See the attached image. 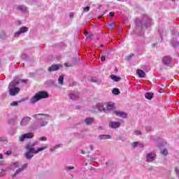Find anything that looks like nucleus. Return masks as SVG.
Masks as SVG:
<instances>
[{"mask_svg": "<svg viewBox=\"0 0 179 179\" xmlns=\"http://www.w3.org/2000/svg\"><path fill=\"white\" fill-rule=\"evenodd\" d=\"M48 97H50V95L47 92L40 91L30 99V103L34 104L39 100H43V99H48Z\"/></svg>", "mask_w": 179, "mask_h": 179, "instance_id": "obj_1", "label": "nucleus"}, {"mask_svg": "<svg viewBox=\"0 0 179 179\" xmlns=\"http://www.w3.org/2000/svg\"><path fill=\"white\" fill-rule=\"evenodd\" d=\"M26 149H27V152L37 155V153H38L39 152L45 150V149H47V147L39 148H38L37 150H36V149L34 148V143H30L26 145Z\"/></svg>", "mask_w": 179, "mask_h": 179, "instance_id": "obj_2", "label": "nucleus"}, {"mask_svg": "<svg viewBox=\"0 0 179 179\" xmlns=\"http://www.w3.org/2000/svg\"><path fill=\"white\" fill-rule=\"evenodd\" d=\"M9 94L10 96H16L20 92V88L16 87V83H10L9 86Z\"/></svg>", "mask_w": 179, "mask_h": 179, "instance_id": "obj_3", "label": "nucleus"}, {"mask_svg": "<svg viewBox=\"0 0 179 179\" xmlns=\"http://www.w3.org/2000/svg\"><path fill=\"white\" fill-rule=\"evenodd\" d=\"M33 138H34V134L29 132L20 136L19 139L21 142H24V139H31Z\"/></svg>", "mask_w": 179, "mask_h": 179, "instance_id": "obj_4", "label": "nucleus"}, {"mask_svg": "<svg viewBox=\"0 0 179 179\" xmlns=\"http://www.w3.org/2000/svg\"><path fill=\"white\" fill-rule=\"evenodd\" d=\"M59 68H62V64H53L48 69V72H54V71H58Z\"/></svg>", "mask_w": 179, "mask_h": 179, "instance_id": "obj_5", "label": "nucleus"}, {"mask_svg": "<svg viewBox=\"0 0 179 179\" xmlns=\"http://www.w3.org/2000/svg\"><path fill=\"white\" fill-rule=\"evenodd\" d=\"M31 121V117H25L20 122V125L22 127L27 125V124H29Z\"/></svg>", "mask_w": 179, "mask_h": 179, "instance_id": "obj_6", "label": "nucleus"}, {"mask_svg": "<svg viewBox=\"0 0 179 179\" xmlns=\"http://www.w3.org/2000/svg\"><path fill=\"white\" fill-rule=\"evenodd\" d=\"M172 59L169 56H165L162 58V63L164 65H169V64H171Z\"/></svg>", "mask_w": 179, "mask_h": 179, "instance_id": "obj_7", "label": "nucleus"}, {"mask_svg": "<svg viewBox=\"0 0 179 179\" xmlns=\"http://www.w3.org/2000/svg\"><path fill=\"white\" fill-rule=\"evenodd\" d=\"M155 157H156V155L155 154H153L152 152L148 153L147 155L146 162H148V163H150V162H153V160H155Z\"/></svg>", "mask_w": 179, "mask_h": 179, "instance_id": "obj_8", "label": "nucleus"}, {"mask_svg": "<svg viewBox=\"0 0 179 179\" xmlns=\"http://www.w3.org/2000/svg\"><path fill=\"white\" fill-rule=\"evenodd\" d=\"M121 124L119 122H110L109 127L113 128L114 129L120 128Z\"/></svg>", "mask_w": 179, "mask_h": 179, "instance_id": "obj_9", "label": "nucleus"}, {"mask_svg": "<svg viewBox=\"0 0 179 179\" xmlns=\"http://www.w3.org/2000/svg\"><path fill=\"white\" fill-rule=\"evenodd\" d=\"M29 28L26 27H22L20 29V31L17 33H15V36H17L20 34H22V33H26V31H28Z\"/></svg>", "mask_w": 179, "mask_h": 179, "instance_id": "obj_10", "label": "nucleus"}, {"mask_svg": "<svg viewBox=\"0 0 179 179\" xmlns=\"http://www.w3.org/2000/svg\"><path fill=\"white\" fill-rule=\"evenodd\" d=\"M136 73L138 76V78H145L146 76V73H145L143 70L137 69Z\"/></svg>", "mask_w": 179, "mask_h": 179, "instance_id": "obj_11", "label": "nucleus"}, {"mask_svg": "<svg viewBox=\"0 0 179 179\" xmlns=\"http://www.w3.org/2000/svg\"><path fill=\"white\" fill-rule=\"evenodd\" d=\"M117 117H121L122 118H127V113L122 111H115Z\"/></svg>", "mask_w": 179, "mask_h": 179, "instance_id": "obj_12", "label": "nucleus"}, {"mask_svg": "<svg viewBox=\"0 0 179 179\" xmlns=\"http://www.w3.org/2000/svg\"><path fill=\"white\" fill-rule=\"evenodd\" d=\"M153 96H155V94L152 92H147L145 94V97L148 100H152V99H153Z\"/></svg>", "mask_w": 179, "mask_h": 179, "instance_id": "obj_13", "label": "nucleus"}, {"mask_svg": "<svg viewBox=\"0 0 179 179\" xmlns=\"http://www.w3.org/2000/svg\"><path fill=\"white\" fill-rule=\"evenodd\" d=\"M131 146H132V148H136V146H140V148H143V144L139 142H134L131 144Z\"/></svg>", "mask_w": 179, "mask_h": 179, "instance_id": "obj_14", "label": "nucleus"}, {"mask_svg": "<svg viewBox=\"0 0 179 179\" xmlns=\"http://www.w3.org/2000/svg\"><path fill=\"white\" fill-rule=\"evenodd\" d=\"M110 79H112V80H114L115 82H120V80H121V78H120L115 75H111Z\"/></svg>", "mask_w": 179, "mask_h": 179, "instance_id": "obj_15", "label": "nucleus"}, {"mask_svg": "<svg viewBox=\"0 0 179 179\" xmlns=\"http://www.w3.org/2000/svg\"><path fill=\"white\" fill-rule=\"evenodd\" d=\"M69 96L71 99V100H78V99H79V96L75 94H69Z\"/></svg>", "mask_w": 179, "mask_h": 179, "instance_id": "obj_16", "label": "nucleus"}, {"mask_svg": "<svg viewBox=\"0 0 179 179\" xmlns=\"http://www.w3.org/2000/svg\"><path fill=\"white\" fill-rule=\"evenodd\" d=\"M93 121H94V119H93L92 117H87L85 119V123L87 125H90V124H92Z\"/></svg>", "mask_w": 179, "mask_h": 179, "instance_id": "obj_17", "label": "nucleus"}, {"mask_svg": "<svg viewBox=\"0 0 179 179\" xmlns=\"http://www.w3.org/2000/svg\"><path fill=\"white\" fill-rule=\"evenodd\" d=\"M114 108V103L111 102H108L106 104V109L108 110H113Z\"/></svg>", "mask_w": 179, "mask_h": 179, "instance_id": "obj_18", "label": "nucleus"}, {"mask_svg": "<svg viewBox=\"0 0 179 179\" xmlns=\"http://www.w3.org/2000/svg\"><path fill=\"white\" fill-rule=\"evenodd\" d=\"M110 138L111 136H110V135L103 134L99 136V138L101 139V141L105 139H110Z\"/></svg>", "mask_w": 179, "mask_h": 179, "instance_id": "obj_19", "label": "nucleus"}, {"mask_svg": "<svg viewBox=\"0 0 179 179\" xmlns=\"http://www.w3.org/2000/svg\"><path fill=\"white\" fill-rule=\"evenodd\" d=\"M33 155H31V152L27 151L26 153H25V157L26 159H28V160H30V159H31V157H33Z\"/></svg>", "mask_w": 179, "mask_h": 179, "instance_id": "obj_20", "label": "nucleus"}, {"mask_svg": "<svg viewBox=\"0 0 179 179\" xmlns=\"http://www.w3.org/2000/svg\"><path fill=\"white\" fill-rule=\"evenodd\" d=\"M27 167V165L24 164L22 168H20L16 171L15 174H18L19 173H20V171H23V170H24V169H26Z\"/></svg>", "mask_w": 179, "mask_h": 179, "instance_id": "obj_21", "label": "nucleus"}, {"mask_svg": "<svg viewBox=\"0 0 179 179\" xmlns=\"http://www.w3.org/2000/svg\"><path fill=\"white\" fill-rule=\"evenodd\" d=\"M113 94H115V96L120 94V92L118 88H114L112 91Z\"/></svg>", "mask_w": 179, "mask_h": 179, "instance_id": "obj_22", "label": "nucleus"}, {"mask_svg": "<svg viewBox=\"0 0 179 179\" xmlns=\"http://www.w3.org/2000/svg\"><path fill=\"white\" fill-rule=\"evenodd\" d=\"M97 107H98V110H99V111H106V108H104V106H103V104L99 103Z\"/></svg>", "mask_w": 179, "mask_h": 179, "instance_id": "obj_23", "label": "nucleus"}, {"mask_svg": "<svg viewBox=\"0 0 179 179\" xmlns=\"http://www.w3.org/2000/svg\"><path fill=\"white\" fill-rule=\"evenodd\" d=\"M58 83L59 85H64V76H59L58 78Z\"/></svg>", "mask_w": 179, "mask_h": 179, "instance_id": "obj_24", "label": "nucleus"}, {"mask_svg": "<svg viewBox=\"0 0 179 179\" xmlns=\"http://www.w3.org/2000/svg\"><path fill=\"white\" fill-rule=\"evenodd\" d=\"M15 85H19L20 82H22L23 83H27V80H14Z\"/></svg>", "mask_w": 179, "mask_h": 179, "instance_id": "obj_25", "label": "nucleus"}, {"mask_svg": "<svg viewBox=\"0 0 179 179\" xmlns=\"http://www.w3.org/2000/svg\"><path fill=\"white\" fill-rule=\"evenodd\" d=\"M162 155H164V156H167L169 155V151H167L166 149H164L161 151Z\"/></svg>", "mask_w": 179, "mask_h": 179, "instance_id": "obj_26", "label": "nucleus"}, {"mask_svg": "<svg viewBox=\"0 0 179 179\" xmlns=\"http://www.w3.org/2000/svg\"><path fill=\"white\" fill-rule=\"evenodd\" d=\"M47 124H48V122H43L38 124V127H46Z\"/></svg>", "mask_w": 179, "mask_h": 179, "instance_id": "obj_27", "label": "nucleus"}, {"mask_svg": "<svg viewBox=\"0 0 179 179\" xmlns=\"http://www.w3.org/2000/svg\"><path fill=\"white\" fill-rule=\"evenodd\" d=\"M19 105V103H17V101H13L10 103V106H12L13 107H16Z\"/></svg>", "mask_w": 179, "mask_h": 179, "instance_id": "obj_28", "label": "nucleus"}, {"mask_svg": "<svg viewBox=\"0 0 179 179\" xmlns=\"http://www.w3.org/2000/svg\"><path fill=\"white\" fill-rule=\"evenodd\" d=\"M39 141L41 142H45V141H47V137H45V136L41 137L39 138Z\"/></svg>", "mask_w": 179, "mask_h": 179, "instance_id": "obj_29", "label": "nucleus"}, {"mask_svg": "<svg viewBox=\"0 0 179 179\" xmlns=\"http://www.w3.org/2000/svg\"><path fill=\"white\" fill-rule=\"evenodd\" d=\"M103 57L108 58L110 57V52L108 50H106L105 52V55H103Z\"/></svg>", "mask_w": 179, "mask_h": 179, "instance_id": "obj_30", "label": "nucleus"}, {"mask_svg": "<svg viewBox=\"0 0 179 179\" xmlns=\"http://www.w3.org/2000/svg\"><path fill=\"white\" fill-rule=\"evenodd\" d=\"M84 12H89L90 10V7L87 6L83 8Z\"/></svg>", "mask_w": 179, "mask_h": 179, "instance_id": "obj_31", "label": "nucleus"}, {"mask_svg": "<svg viewBox=\"0 0 179 179\" xmlns=\"http://www.w3.org/2000/svg\"><path fill=\"white\" fill-rule=\"evenodd\" d=\"M108 27H111L112 29H114V22H112L109 24H108Z\"/></svg>", "mask_w": 179, "mask_h": 179, "instance_id": "obj_32", "label": "nucleus"}, {"mask_svg": "<svg viewBox=\"0 0 179 179\" xmlns=\"http://www.w3.org/2000/svg\"><path fill=\"white\" fill-rule=\"evenodd\" d=\"M65 170H73V166H66L65 168Z\"/></svg>", "mask_w": 179, "mask_h": 179, "instance_id": "obj_33", "label": "nucleus"}, {"mask_svg": "<svg viewBox=\"0 0 179 179\" xmlns=\"http://www.w3.org/2000/svg\"><path fill=\"white\" fill-rule=\"evenodd\" d=\"M92 38H93V34H88L87 38H89L90 40H92Z\"/></svg>", "mask_w": 179, "mask_h": 179, "instance_id": "obj_34", "label": "nucleus"}, {"mask_svg": "<svg viewBox=\"0 0 179 179\" xmlns=\"http://www.w3.org/2000/svg\"><path fill=\"white\" fill-rule=\"evenodd\" d=\"M5 155H6L7 156H10V155H12V151L11 150H8Z\"/></svg>", "mask_w": 179, "mask_h": 179, "instance_id": "obj_35", "label": "nucleus"}, {"mask_svg": "<svg viewBox=\"0 0 179 179\" xmlns=\"http://www.w3.org/2000/svg\"><path fill=\"white\" fill-rule=\"evenodd\" d=\"M115 15V13H114V12H110L109 13L110 17H114Z\"/></svg>", "mask_w": 179, "mask_h": 179, "instance_id": "obj_36", "label": "nucleus"}, {"mask_svg": "<svg viewBox=\"0 0 179 179\" xmlns=\"http://www.w3.org/2000/svg\"><path fill=\"white\" fill-rule=\"evenodd\" d=\"M38 115H45V117H50V115H48L37 114V115H34L35 118H37V117H38Z\"/></svg>", "mask_w": 179, "mask_h": 179, "instance_id": "obj_37", "label": "nucleus"}, {"mask_svg": "<svg viewBox=\"0 0 179 179\" xmlns=\"http://www.w3.org/2000/svg\"><path fill=\"white\" fill-rule=\"evenodd\" d=\"M106 56H103V55H101V61L103 62H104V61H106Z\"/></svg>", "mask_w": 179, "mask_h": 179, "instance_id": "obj_38", "label": "nucleus"}, {"mask_svg": "<svg viewBox=\"0 0 179 179\" xmlns=\"http://www.w3.org/2000/svg\"><path fill=\"white\" fill-rule=\"evenodd\" d=\"M135 134L136 135H142V132H141V131H139V130H136Z\"/></svg>", "mask_w": 179, "mask_h": 179, "instance_id": "obj_39", "label": "nucleus"}, {"mask_svg": "<svg viewBox=\"0 0 179 179\" xmlns=\"http://www.w3.org/2000/svg\"><path fill=\"white\" fill-rule=\"evenodd\" d=\"M5 141H6V139H5V138H3V137L0 138V142H5Z\"/></svg>", "mask_w": 179, "mask_h": 179, "instance_id": "obj_40", "label": "nucleus"}, {"mask_svg": "<svg viewBox=\"0 0 179 179\" xmlns=\"http://www.w3.org/2000/svg\"><path fill=\"white\" fill-rule=\"evenodd\" d=\"M175 171L177 173L178 177H179V171L177 169V168H175Z\"/></svg>", "mask_w": 179, "mask_h": 179, "instance_id": "obj_41", "label": "nucleus"}, {"mask_svg": "<svg viewBox=\"0 0 179 179\" xmlns=\"http://www.w3.org/2000/svg\"><path fill=\"white\" fill-rule=\"evenodd\" d=\"M17 9H18V10H23V6H19Z\"/></svg>", "mask_w": 179, "mask_h": 179, "instance_id": "obj_42", "label": "nucleus"}, {"mask_svg": "<svg viewBox=\"0 0 179 179\" xmlns=\"http://www.w3.org/2000/svg\"><path fill=\"white\" fill-rule=\"evenodd\" d=\"M64 66H66V68H69L71 67V64H69L68 63H65Z\"/></svg>", "mask_w": 179, "mask_h": 179, "instance_id": "obj_43", "label": "nucleus"}, {"mask_svg": "<svg viewBox=\"0 0 179 179\" xmlns=\"http://www.w3.org/2000/svg\"><path fill=\"white\" fill-rule=\"evenodd\" d=\"M80 153L81 155H85V151L83 149H81V150H80Z\"/></svg>", "mask_w": 179, "mask_h": 179, "instance_id": "obj_44", "label": "nucleus"}, {"mask_svg": "<svg viewBox=\"0 0 179 179\" xmlns=\"http://www.w3.org/2000/svg\"><path fill=\"white\" fill-rule=\"evenodd\" d=\"M90 82H92L94 83H96V82H97V80H94V79H91Z\"/></svg>", "mask_w": 179, "mask_h": 179, "instance_id": "obj_45", "label": "nucleus"}, {"mask_svg": "<svg viewBox=\"0 0 179 179\" xmlns=\"http://www.w3.org/2000/svg\"><path fill=\"white\" fill-rule=\"evenodd\" d=\"M131 57H132V56H127L126 59H127V61H129V59H131Z\"/></svg>", "mask_w": 179, "mask_h": 179, "instance_id": "obj_46", "label": "nucleus"}, {"mask_svg": "<svg viewBox=\"0 0 179 179\" xmlns=\"http://www.w3.org/2000/svg\"><path fill=\"white\" fill-rule=\"evenodd\" d=\"M62 57L61 56H57L56 59H61Z\"/></svg>", "mask_w": 179, "mask_h": 179, "instance_id": "obj_47", "label": "nucleus"}, {"mask_svg": "<svg viewBox=\"0 0 179 179\" xmlns=\"http://www.w3.org/2000/svg\"><path fill=\"white\" fill-rule=\"evenodd\" d=\"M3 159V155L2 154H0V159Z\"/></svg>", "mask_w": 179, "mask_h": 179, "instance_id": "obj_48", "label": "nucleus"}, {"mask_svg": "<svg viewBox=\"0 0 179 179\" xmlns=\"http://www.w3.org/2000/svg\"><path fill=\"white\" fill-rule=\"evenodd\" d=\"M69 16H70V17H73V13H70V15H69Z\"/></svg>", "mask_w": 179, "mask_h": 179, "instance_id": "obj_49", "label": "nucleus"}, {"mask_svg": "<svg viewBox=\"0 0 179 179\" xmlns=\"http://www.w3.org/2000/svg\"><path fill=\"white\" fill-rule=\"evenodd\" d=\"M84 34H87V36H88L89 34L87 33V31H85Z\"/></svg>", "mask_w": 179, "mask_h": 179, "instance_id": "obj_50", "label": "nucleus"}, {"mask_svg": "<svg viewBox=\"0 0 179 179\" xmlns=\"http://www.w3.org/2000/svg\"><path fill=\"white\" fill-rule=\"evenodd\" d=\"M93 148H94L93 145L90 146V148L91 149V150H93Z\"/></svg>", "mask_w": 179, "mask_h": 179, "instance_id": "obj_51", "label": "nucleus"}, {"mask_svg": "<svg viewBox=\"0 0 179 179\" xmlns=\"http://www.w3.org/2000/svg\"><path fill=\"white\" fill-rule=\"evenodd\" d=\"M76 62H79V58L77 57V58L76 59Z\"/></svg>", "mask_w": 179, "mask_h": 179, "instance_id": "obj_52", "label": "nucleus"}, {"mask_svg": "<svg viewBox=\"0 0 179 179\" xmlns=\"http://www.w3.org/2000/svg\"><path fill=\"white\" fill-rule=\"evenodd\" d=\"M55 149H57V148H59V145H56L55 146Z\"/></svg>", "mask_w": 179, "mask_h": 179, "instance_id": "obj_53", "label": "nucleus"}, {"mask_svg": "<svg viewBox=\"0 0 179 179\" xmlns=\"http://www.w3.org/2000/svg\"><path fill=\"white\" fill-rule=\"evenodd\" d=\"M100 47L103 48V47H104V45L101 44V45H100Z\"/></svg>", "mask_w": 179, "mask_h": 179, "instance_id": "obj_54", "label": "nucleus"}, {"mask_svg": "<svg viewBox=\"0 0 179 179\" xmlns=\"http://www.w3.org/2000/svg\"><path fill=\"white\" fill-rule=\"evenodd\" d=\"M15 176H16V174H15V175H13V177H15Z\"/></svg>", "mask_w": 179, "mask_h": 179, "instance_id": "obj_55", "label": "nucleus"}, {"mask_svg": "<svg viewBox=\"0 0 179 179\" xmlns=\"http://www.w3.org/2000/svg\"><path fill=\"white\" fill-rule=\"evenodd\" d=\"M172 1H176V0H172Z\"/></svg>", "mask_w": 179, "mask_h": 179, "instance_id": "obj_56", "label": "nucleus"}]
</instances>
